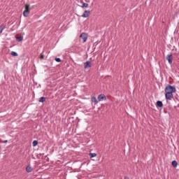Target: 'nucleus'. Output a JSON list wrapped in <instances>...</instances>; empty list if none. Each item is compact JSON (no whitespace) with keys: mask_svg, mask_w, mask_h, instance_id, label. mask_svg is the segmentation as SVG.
Masks as SVG:
<instances>
[{"mask_svg":"<svg viewBox=\"0 0 179 179\" xmlns=\"http://www.w3.org/2000/svg\"><path fill=\"white\" fill-rule=\"evenodd\" d=\"M177 90L175 86H171V85H167L165 87V98L166 100H171L173 99V93H176Z\"/></svg>","mask_w":179,"mask_h":179,"instance_id":"obj_1","label":"nucleus"},{"mask_svg":"<svg viewBox=\"0 0 179 179\" xmlns=\"http://www.w3.org/2000/svg\"><path fill=\"white\" fill-rule=\"evenodd\" d=\"M30 6L29 4L25 5V10L23 12V15L24 17H27L29 16V13H30L29 10Z\"/></svg>","mask_w":179,"mask_h":179,"instance_id":"obj_2","label":"nucleus"},{"mask_svg":"<svg viewBox=\"0 0 179 179\" xmlns=\"http://www.w3.org/2000/svg\"><path fill=\"white\" fill-rule=\"evenodd\" d=\"M166 59L168 60L169 65H171L173 64V54L170 53L167 55Z\"/></svg>","mask_w":179,"mask_h":179,"instance_id":"obj_3","label":"nucleus"},{"mask_svg":"<svg viewBox=\"0 0 179 179\" xmlns=\"http://www.w3.org/2000/svg\"><path fill=\"white\" fill-rule=\"evenodd\" d=\"M80 38H83V43H86L87 40V34L83 32L80 36Z\"/></svg>","mask_w":179,"mask_h":179,"instance_id":"obj_4","label":"nucleus"},{"mask_svg":"<svg viewBox=\"0 0 179 179\" xmlns=\"http://www.w3.org/2000/svg\"><path fill=\"white\" fill-rule=\"evenodd\" d=\"M85 69H89V68H92V62L90 61H87L84 63Z\"/></svg>","mask_w":179,"mask_h":179,"instance_id":"obj_5","label":"nucleus"},{"mask_svg":"<svg viewBox=\"0 0 179 179\" xmlns=\"http://www.w3.org/2000/svg\"><path fill=\"white\" fill-rule=\"evenodd\" d=\"M97 100L99 101H103V100H107V98L106 97V95L102 94L98 96Z\"/></svg>","mask_w":179,"mask_h":179,"instance_id":"obj_6","label":"nucleus"},{"mask_svg":"<svg viewBox=\"0 0 179 179\" xmlns=\"http://www.w3.org/2000/svg\"><path fill=\"white\" fill-rule=\"evenodd\" d=\"M90 16V10H85L84 13L81 15L82 17H89Z\"/></svg>","mask_w":179,"mask_h":179,"instance_id":"obj_7","label":"nucleus"},{"mask_svg":"<svg viewBox=\"0 0 179 179\" xmlns=\"http://www.w3.org/2000/svg\"><path fill=\"white\" fill-rule=\"evenodd\" d=\"M26 171L27 173H31V171H33V168H31L30 166H27L26 167Z\"/></svg>","mask_w":179,"mask_h":179,"instance_id":"obj_8","label":"nucleus"},{"mask_svg":"<svg viewBox=\"0 0 179 179\" xmlns=\"http://www.w3.org/2000/svg\"><path fill=\"white\" fill-rule=\"evenodd\" d=\"M157 107H163V102L162 101H157Z\"/></svg>","mask_w":179,"mask_h":179,"instance_id":"obj_9","label":"nucleus"},{"mask_svg":"<svg viewBox=\"0 0 179 179\" xmlns=\"http://www.w3.org/2000/svg\"><path fill=\"white\" fill-rule=\"evenodd\" d=\"M91 100H92V103H95V104H97V103H99V101H97V99L94 96H92L91 98Z\"/></svg>","mask_w":179,"mask_h":179,"instance_id":"obj_10","label":"nucleus"},{"mask_svg":"<svg viewBox=\"0 0 179 179\" xmlns=\"http://www.w3.org/2000/svg\"><path fill=\"white\" fill-rule=\"evenodd\" d=\"M44 101H45V96H42L39 99L38 102L39 103H44Z\"/></svg>","mask_w":179,"mask_h":179,"instance_id":"obj_11","label":"nucleus"},{"mask_svg":"<svg viewBox=\"0 0 179 179\" xmlns=\"http://www.w3.org/2000/svg\"><path fill=\"white\" fill-rule=\"evenodd\" d=\"M172 166L173 167H177V166H178V163L177 162V161L174 160L172 162Z\"/></svg>","mask_w":179,"mask_h":179,"instance_id":"obj_12","label":"nucleus"},{"mask_svg":"<svg viewBox=\"0 0 179 179\" xmlns=\"http://www.w3.org/2000/svg\"><path fill=\"white\" fill-rule=\"evenodd\" d=\"M96 156H97V154L96 153H92V152L90 153V157L91 159H93V157H96Z\"/></svg>","mask_w":179,"mask_h":179,"instance_id":"obj_13","label":"nucleus"},{"mask_svg":"<svg viewBox=\"0 0 179 179\" xmlns=\"http://www.w3.org/2000/svg\"><path fill=\"white\" fill-rule=\"evenodd\" d=\"M37 145H38V141H37V140H34V141H33V143H32V145H33L34 147H36V146H37Z\"/></svg>","mask_w":179,"mask_h":179,"instance_id":"obj_14","label":"nucleus"},{"mask_svg":"<svg viewBox=\"0 0 179 179\" xmlns=\"http://www.w3.org/2000/svg\"><path fill=\"white\" fill-rule=\"evenodd\" d=\"M173 55L176 57L178 62H179V52L174 53Z\"/></svg>","mask_w":179,"mask_h":179,"instance_id":"obj_15","label":"nucleus"},{"mask_svg":"<svg viewBox=\"0 0 179 179\" xmlns=\"http://www.w3.org/2000/svg\"><path fill=\"white\" fill-rule=\"evenodd\" d=\"M89 6V4L87 3H83L81 8H87Z\"/></svg>","mask_w":179,"mask_h":179,"instance_id":"obj_16","label":"nucleus"},{"mask_svg":"<svg viewBox=\"0 0 179 179\" xmlns=\"http://www.w3.org/2000/svg\"><path fill=\"white\" fill-rule=\"evenodd\" d=\"M11 55H13V57H17L18 55L17 52L12 51Z\"/></svg>","mask_w":179,"mask_h":179,"instance_id":"obj_17","label":"nucleus"},{"mask_svg":"<svg viewBox=\"0 0 179 179\" xmlns=\"http://www.w3.org/2000/svg\"><path fill=\"white\" fill-rule=\"evenodd\" d=\"M17 41H23V36H20L17 38Z\"/></svg>","mask_w":179,"mask_h":179,"instance_id":"obj_18","label":"nucleus"},{"mask_svg":"<svg viewBox=\"0 0 179 179\" xmlns=\"http://www.w3.org/2000/svg\"><path fill=\"white\" fill-rule=\"evenodd\" d=\"M55 61H56V62H61V59L60 58H58V57H56L55 59Z\"/></svg>","mask_w":179,"mask_h":179,"instance_id":"obj_19","label":"nucleus"},{"mask_svg":"<svg viewBox=\"0 0 179 179\" xmlns=\"http://www.w3.org/2000/svg\"><path fill=\"white\" fill-rule=\"evenodd\" d=\"M41 59H44V55L43 54L41 55Z\"/></svg>","mask_w":179,"mask_h":179,"instance_id":"obj_20","label":"nucleus"},{"mask_svg":"<svg viewBox=\"0 0 179 179\" xmlns=\"http://www.w3.org/2000/svg\"><path fill=\"white\" fill-rule=\"evenodd\" d=\"M1 143H8V141L7 140L3 141H1Z\"/></svg>","mask_w":179,"mask_h":179,"instance_id":"obj_21","label":"nucleus"},{"mask_svg":"<svg viewBox=\"0 0 179 179\" xmlns=\"http://www.w3.org/2000/svg\"><path fill=\"white\" fill-rule=\"evenodd\" d=\"M3 31V28L0 27V33H2Z\"/></svg>","mask_w":179,"mask_h":179,"instance_id":"obj_22","label":"nucleus"},{"mask_svg":"<svg viewBox=\"0 0 179 179\" xmlns=\"http://www.w3.org/2000/svg\"><path fill=\"white\" fill-rule=\"evenodd\" d=\"M124 179H129V177L128 176H124Z\"/></svg>","mask_w":179,"mask_h":179,"instance_id":"obj_23","label":"nucleus"}]
</instances>
